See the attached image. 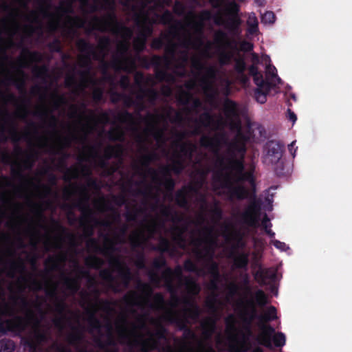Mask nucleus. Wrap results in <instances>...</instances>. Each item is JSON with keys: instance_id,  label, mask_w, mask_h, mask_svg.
<instances>
[{"instance_id": "nucleus-1", "label": "nucleus", "mask_w": 352, "mask_h": 352, "mask_svg": "<svg viewBox=\"0 0 352 352\" xmlns=\"http://www.w3.org/2000/svg\"><path fill=\"white\" fill-rule=\"evenodd\" d=\"M200 22H194L193 28L201 32L203 21H210L213 19L214 23L223 26L232 36H239L241 34V26L242 19L240 16V6L235 1H230L224 4L223 8L212 15L210 10H204L199 13Z\"/></svg>"}, {"instance_id": "nucleus-2", "label": "nucleus", "mask_w": 352, "mask_h": 352, "mask_svg": "<svg viewBox=\"0 0 352 352\" xmlns=\"http://www.w3.org/2000/svg\"><path fill=\"white\" fill-rule=\"evenodd\" d=\"M246 152V146L233 139L228 144V156L225 158L219 155L216 164L223 170L234 172L236 182H248L250 186H254L253 172L245 170L244 159Z\"/></svg>"}, {"instance_id": "nucleus-3", "label": "nucleus", "mask_w": 352, "mask_h": 352, "mask_svg": "<svg viewBox=\"0 0 352 352\" xmlns=\"http://www.w3.org/2000/svg\"><path fill=\"white\" fill-rule=\"evenodd\" d=\"M214 231V227L204 226L201 231H200L204 238H194L191 241V244L196 248L193 252L197 260L198 261H204L206 262V267H207L208 273L213 278L211 281V286L213 289H217V281L220 278V273L218 263L213 261L214 251L211 248L216 243Z\"/></svg>"}, {"instance_id": "nucleus-4", "label": "nucleus", "mask_w": 352, "mask_h": 352, "mask_svg": "<svg viewBox=\"0 0 352 352\" xmlns=\"http://www.w3.org/2000/svg\"><path fill=\"white\" fill-rule=\"evenodd\" d=\"M247 304L250 307V311H245V315L248 316V318H245L243 319V329L245 333L242 334V341L240 344L239 346H230L229 352H248L251 349L252 346L249 342V338L253 335L251 328L253 320L258 318L260 322L259 323L266 324L267 322H271L277 318V310L274 306H270L264 314L257 316L256 309L253 300H248Z\"/></svg>"}, {"instance_id": "nucleus-5", "label": "nucleus", "mask_w": 352, "mask_h": 352, "mask_svg": "<svg viewBox=\"0 0 352 352\" xmlns=\"http://www.w3.org/2000/svg\"><path fill=\"white\" fill-rule=\"evenodd\" d=\"M104 6L102 9H108L109 12L102 17L94 16L93 21L94 23V29L101 32L110 31L113 34H118L121 32L128 38L132 36V31L130 28L126 27L118 20L115 12V3L113 0H103Z\"/></svg>"}, {"instance_id": "nucleus-6", "label": "nucleus", "mask_w": 352, "mask_h": 352, "mask_svg": "<svg viewBox=\"0 0 352 352\" xmlns=\"http://www.w3.org/2000/svg\"><path fill=\"white\" fill-rule=\"evenodd\" d=\"M242 182H236L235 181L234 172L229 171L225 175L222 187L227 189L226 195L228 200L233 201L236 199L242 201L251 197L252 192L244 185L241 184Z\"/></svg>"}, {"instance_id": "nucleus-7", "label": "nucleus", "mask_w": 352, "mask_h": 352, "mask_svg": "<svg viewBox=\"0 0 352 352\" xmlns=\"http://www.w3.org/2000/svg\"><path fill=\"white\" fill-rule=\"evenodd\" d=\"M252 196L250 199V203L241 214L242 222L250 227H257L261 214L262 201L258 199L256 195V183L254 186H251Z\"/></svg>"}, {"instance_id": "nucleus-8", "label": "nucleus", "mask_w": 352, "mask_h": 352, "mask_svg": "<svg viewBox=\"0 0 352 352\" xmlns=\"http://www.w3.org/2000/svg\"><path fill=\"white\" fill-rule=\"evenodd\" d=\"M128 226L124 224L120 228V233L114 235V240L111 239L107 234L103 236L106 243L109 245H105L104 247H100L98 244V241L95 238H89L87 243L86 246L89 249H91L96 252L102 254L104 256H109L111 254H113L115 251L114 244L124 243V236H125Z\"/></svg>"}, {"instance_id": "nucleus-9", "label": "nucleus", "mask_w": 352, "mask_h": 352, "mask_svg": "<svg viewBox=\"0 0 352 352\" xmlns=\"http://www.w3.org/2000/svg\"><path fill=\"white\" fill-rule=\"evenodd\" d=\"M81 197L75 204L76 207L82 212L83 217L89 221L93 222L96 226H101L106 228L112 227V222L109 220H99L94 217V213L89 205V195L85 186L79 188Z\"/></svg>"}, {"instance_id": "nucleus-10", "label": "nucleus", "mask_w": 352, "mask_h": 352, "mask_svg": "<svg viewBox=\"0 0 352 352\" xmlns=\"http://www.w3.org/2000/svg\"><path fill=\"white\" fill-rule=\"evenodd\" d=\"M76 47L81 53L84 54L80 58V65L87 69V71L80 72V75L85 76L88 75L91 69V58L97 60L98 58V54L94 45L84 38H80L77 41Z\"/></svg>"}, {"instance_id": "nucleus-11", "label": "nucleus", "mask_w": 352, "mask_h": 352, "mask_svg": "<svg viewBox=\"0 0 352 352\" xmlns=\"http://www.w3.org/2000/svg\"><path fill=\"white\" fill-rule=\"evenodd\" d=\"M204 70H205V74L199 80L200 86L205 95L208 98H212L217 93L214 82L217 79L219 70L214 65L206 66Z\"/></svg>"}, {"instance_id": "nucleus-12", "label": "nucleus", "mask_w": 352, "mask_h": 352, "mask_svg": "<svg viewBox=\"0 0 352 352\" xmlns=\"http://www.w3.org/2000/svg\"><path fill=\"white\" fill-rule=\"evenodd\" d=\"M108 256L109 265L116 270L122 285L127 288L133 277L131 269L118 256L111 254Z\"/></svg>"}, {"instance_id": "nucleus-13", "label": "nucleus", "mask_w": 352, "mask_h": 352, "mask_svg": "<svg viewBox=\"0 0 352 352\" xmlns=\"http://www.w3.org/2000/svg\"><path fill=\"white\" fill-rule=\"evenodd\" d=\"M223 112L226 118L230 122V127L232 130H236V133L241 131V122L239 119L238 105L234 101L227 99L223 104Z\"/></svg>"}, {"instance_id": "nucleus-14", "label": "nucleus", "mask_w": 352, "mask_h": 352, "mask_svg": "<svg viewBox=\"0 0 352 352\" xmlns=\"http://www.w3.org/2000/svg\"><path fill=\"white\" fill-rule=\"evenodd\" d=\"M186 168V160L182 157L181 153L175 151L171 159V164L163 166L160 168V172L162 176H170L171 173L176 175H179Z\"/></svg>"}, {"instance_id": "nucleus-15", "label": "nucleus", "mask_w": 352, "mask_h": 352, "mask_svg": "<svg viewBox=\"0 0 352 352\" xmlns=\"http://www.w3.org/2000/svg\"><path fill=\"white\" fill-rule=\"evenodd\" d=\"M284 148L285 145L279 141H268L265 146V150L267 152L265 161L272 164H278L282 158Z\"/></svg>"}, {"instance_id": "nucleus-16", "label": "nucleus", "mask_w": 352, "mask_h": 352, "mask_svg": "<svg viewBox=\"0 0 352 352\" xmlns=\"http://www.w3.org/2000/svg\"><path fill=\"white\" fill-rule=\"evenodd\" d=\"M159 159L157 153L155 151L148 152L143 155L140 160V166H135L137 170H142L144 168L148 175H149L153 182L159 180L158 172L153 168L150 167L151 162Z\"/></svg>"}, {"instance_id": "nucleus-17", "label": "nucleus", "mask_w": 352, "mask_h": 352, "mask_svg": "<svg viewBox=\"0 0 352 352\" xmlns=\"http://www.w3.org/2000/svg\"><path fill=\"white\" fill-rule=\"evenodd\" d=\"M36 157L37 153L35 151H32L29 153H25V157L22 161V163L17 164V168H14V166L12 167V175L14 177L18 178L21 180L25 179V177L23 173V168L27 170L31 169L34 166Z\"/></svg>"}, {"instance_id": "nucleus-18", "label": "nucleus", "mask_w": 352, "mask_h": 352, "mask_svg": "<svg viewBox=\"0 0 352 352\" xmlns=\"http://www.w3.org/2000/svg\"><path fill=\"white\" fill-rule=\"evenodd\" d=\"M162 278L164 280L165 286L171 295L172 306L176 307L182 300L177 294V288L173 283V270L170 267H167L162 273Z\"/></svg>"}, {"instance_id": "nucleus-19", "label": "nucleus", "mask_w": 352, "mask_h": 352, "mask_svg": "<svg viewBox=\"0 0 352 352\" xmlns=\"http://www.w3.org/2000/svg\"><path fill=\"white\" fill-rule=\"evenodd\" d=\"M227 138L225 133H217L213 137H210L207 135H204L201 137L199 143L200 145L206 148H210V150L218 152L221 144L222 143H226Z\"/></svg>"}, {"instance_id": "nucleus-20", "label": "nucleus", "mask_w": 352, "mask_h": 352, "mask_svg": "<svg viewBox=\"0 0 352 352\" xmlns=\"http://www.w3.org/2000/svg\"><path fill=\"white\" fill-rule=\"evenodd\" d=\"M261 333L256 337L255 340L260 345L268 349H272V340L275 333V329L269 324H258Z\"/></svg>"}, {"instance_id": "nucleus-21", "label": "nucleus", "mask_w": 352, "mask_h": 352, "mask_svg": "<svg viewBox=\"0 0 352 352\" xmlns=\"http://www.w3.org/2000/svg\"><path fill=\"white\" fill-rule=\"evenodd\" d=\"M129 45L126 41L120 42L118 45V53L119 54L120 57H114L113 61L111 63V65L115 69H120L121 65L125 63H128L130 67L133 69L135 68V61L129 58H126L125 55L129 51Z\"/></svg>"}, {"instance_id": "nucleus-22", "label": "nucleus", "mask_w": 352, "mask_h": 352, "mask_svg": "<svg viewBox=\"0 0 352 352\" xmlns=\"http://www.w3.org/2000/svg\"><path fill=\"white\" fill-rule=\"evenodd\" d=\"M138 60L140 65L146 69H148L151 66H162V64H164L166 68H169L170 65V61L166 56L155 54L153 55L151 58L146 56H139Z\"/></svg>"}, {"instance_id": "nucleus-23", "label": "nucleus", "mask_w": 352, "mask_h": 352, "mask_svg": "<svg viewBox=\"0 0 352 352\" xmlns=\"http://www.w3.org/2000/svg\"><path fill=\"white\" fill-rule=\"evenodd\" d=\"M276 276L277 272L272 267H259L254 274V279L261 285H267L274 282L276 279Z\"/></svg>"}, {"instance_id": "nucleus-24", "label": "nucleus", "mask_w": 352, "mask_h": 352, "mask_svg": "<svg viewBox=\"0 0 352 352\" xmlns=\"http://www.w3.org/2000/svg\"><path fill=\"white\" fill-rule=\"evenodd\" d=\"M197 189L192 185L183 186L175 193V203L182 208L188 209L189 208V196L190 193L197 192Z\"/></svg>"}, {"instance_id": "nucleus-25", "label": "nucleus", "mask_w": 352, "mask_h": 352, "mask_svg": "<svg viewBox=\"0 0 352 352\" xmlns=\"http://www.w3.org/2000/svg\"><path fill=\"white\" fill-rule=\"evenodd\" d=\"M214 40L217 44L223 48L236 50V41L234 38H230L228 36V33L222 30H219L214 33Z\"/></svg>"}, {"instance_id": "nucleus-26", "label": "nucleus", "mask_w": 352, "mask_h": 352, "mask_svg": "<svg viewBox=\"0 0 352 352\" xmlns=\"http://www.w3.org/2000/svg\"><path fill=\"white\" fill-rule=\"evenodd\" d=\"M257 88L254 91L255 98L261 104H264L267 100V96L271 89L275 87V84L272 82H267V84L256 85Z\"/></svg>"}, {"instance_id": "nucleus-27", "label": "nucleus", "mask_w": 352, "mask_h": 352, "mask_svg": "<svg viewBox=\"0 0 352 352\" xmlns=\"http://www.w3.org/2000/svg\"><path fill=\"white\" fill-rule=\"evenodd\" d=\"M66 255L63 253L49 256L45 261L46 272H51L60 268V264L65 262Z\"/></svg>"}, {"instance_id": "nucleus-28", "label": "nucleus", "mask_w": 352, "mask_h": 352, "mask_svg": "<svg viewBox=\"0 0 352 352\" xmlns=\"http://www.w3.org/2000/svg\"><path fill=\"white\" fill-rule=\"evenodd\" d=\"M99 276L104 281L107 283L108 287L114 292H120V285L118 283L116 278L113 274V272L109 269H103L100 271Z\"/></svg>"}, {"instance_id": "nucleus-29", "label": "nucleus", "mask_w": 352, "mask_h": 352, "mask_svg": "<svg viewBox=\"0 0 352 352\" xmlns=\"http://www.w3.org/2000/svg\"><path fill=\"white\" fill-rule=\"evenodd\" d=\"M6 269H8L7 276L11 278L15 277L16 273L24 274L26 272L25 265L21 258L10 261L8 267H6Z\"/></svg>"}, {"instance_id": "nucleus-30", "label": "nucleus", "mask_w": 352, "mask_h": 352, "mask_svg": "<svg viewBox=\"0 0 352 352\" xmlns=\"http://www.w3.org/2000/svg\"><path fill=\"white\" fill-rule=\"evenodd\" d=\"M107 329V340L104 342L100 338H96L94 341L96 344L101 349H105L107 346H116V343L113 336V326L110 321L105 325Z\"/></svg>"}, {"instance_id": "nucleus-31", "label": "nucleus", "mask_w": 352, "mask_h": 352, "mask_svg": "<svg viewBox=\"0 0 352 352\" xmlns=\"http://www.w3.org/2000/svg\"><path fill=\"white\" fill-rule=\"evenodd\" d=\"M155 78L158 82H174L175 77L173 74L167 72V69L164 64L162 66H155Z\"/></svg>"}, {"instance_id": "nucleus-32", "label": "nucleus", "mask_w": 352, "mask_h": 352, "mask_svg": "<svg viewBox=\"0 0 352 352\" xmlns=\"http://www.w3.org/2000/svg\"><path fill=\"white\" fill-rule=\"evenodd\" d=\"M72 332L67 336V342L72 346H78L84 339L83 331L78 327H72Z\"/></svg>"}, {"instance_id": "nucleus-33", "label": "nucleus", "mask_w": 352, "mask_h": 352, "mask_svg": "<svg viewBox=\"0 0 352 352\" xmlns=\"http://www.w3.org/2000/svg\"><path fill=\"white\" fill-rule=\"evenodd\" d=\"M165 320L171 324H175L179 330L184 332L189 327L187 326V321L186 319L179 318L176 312L169 311L165 315Z\"/></svg>"}, {"instance_id": "nucleus-34", "label": "nucleus", "mask_w": 352, "mask_h": 352, "mask_svg": "<svg viewBox=\"0 0 352 352\" xmlns=\"http://www.w3.org/2000/svg\"><path fill=\"white\" fill-rule=\"evenodd\" d=\"M67 309V305L63 300H58L55 304V311L60 316L54 319L53 322L56 327H61L63 326L64 320L65 319V313Z\"/></svg>"}, {"instance_id": "nucleus-35", "label": "nucleus", "mask_w": 352, "mask_h": 352, "mask_svg": "<svg viewBox=\"0 0 352 352\" xmlns=\"http://www.w3.org/2000/svg\"><path fill=\"white\" fill-rule=\"evenodd\" d=\"M18 74L21 76L17 78H10L8 79L10 84L14 85L21 94H26L25 89V74L22 69L18 71Z\"/></svg>"}, {"instance_id": "nucleus-36", "label": "nucleus", "mask_w": 352, "mask_h": 352, "mask_svg": "<svg viewBox=\"0 0 352 352\" xmlns=\"http://www.w3.org/2000/svg\"><path fill=\"white\" fill-rule=\"evenodd\" d=\"M123 154V146L121 144L114 146H107L104 151V157L105 160H110L112 157L120 158Z\"/></svg>"}, {"instance_id": "nucleus-37", "label": "nucleus", "mask_w": 352, "mask_h": 352, "mask_svg": "<svg viewBox=\"0 0 352 352\" xmlns=\"http://www.w3.org/2000/svg\"><path fill=\"white\" fill-rule=\"evenodd\" d=\"M177 148H179V151H177L181 153L182 157L186 159H191L193 152L195 149V146L190 142L186 143H181Z\"/></svg>"}, {"instance_id": "nucleus-38", "label": "nucleus", "mask_w": 352, "mask_h": 352, "mask_svg": "<svg viewBox=\"0 0 352 352\" xmlns=\"http://www.w3.org/2000/svg\"><path fill=\"white\" fill-rule=\"evenodd\" d=\"M63 285L66 289L72 294H76L80 287L79 280L77 278H71L67 276H63Z\"/></svg>"}, {"instance_id": "nucleus-39", "label": "nucleus", "mask_w": 352, "mask_h": 352, "mask_svg": "<svg viewBox=\"0 0 352 352\" xmlns=\"http://www.w3.org/2000/svg\"><path fill=\"white\" fill-rule=\"evenodd\" d=\"M96 308L95 305L93 307L92 311H87V321L90 327V331H91L92 330L100 331L102 327L100 320L96 316Z\"/></svg>"}, {"instance_id": "nucleus-40", "label": "nucleus", "mask_w": 352, "mask_h": 352, "mask_svg": "<svg viewBox=\"0 0 352 352\" xmlns=\"http://www.w3.org/2000/svg\"><path fill=\"white\" fill-rule=\"evenodd\" d=\"M265 80L272 82L275 86L282 84V80L278 76L276 68L274 65L270 64L266 66V79Z\"/></svg>"}, {"instance_id": "nucleus-41", "label": "nucleus", "mask_w": 352, "mask_h": 352, "mask_svg": "<svg viewBox=\"0 0 352 352\" xmlns=\"http://www.w3.org/2000/svg\"><path fill=\"white\" fill-rule=\"evenodd\" d=\"M248 73L249 75L253 77V80L255 85L258 84H267L268 80H265L263 78V74L259 72L258 66L254 65H251L248 67Z\"/></svg>"}, {"instance_id": "nucleus-42", "label": "nucleus", "mask_w": 352, "mask_h": 352, "mask_svg": "<svg viewBox=\"0 0 352 352\" xmlns=\"http://www.w3.org/2000/svg\"><path fill=\"white\" fill-rule=\"evenodd\" d=\"M234 69L239 76H243L246 78L245 72L247 69V65L243 56H239L234 58Z\"/></svg>"}, {"instance_id": "nucleus-43", "label": "nucleus", "mask_w": 352, "mask_h": 352, "mask_svg": "<svg viewBox=\"0 0 352 352\" xmlns=\"http://www.w3.org/2000/svg\"><path fill=\"white\" fill-rule=\"evenodd\" d=\"M234 265L237 269L245 270L248 268L249 263L248 254L240 253L234 258Z\"/></svg>"}, {"instance_id": "nucleus-44", "label": "nucleus", "mask_w": 352, "mask_h": 352, "mask_svg": "<svg viewBox=\"0 0 352 352\" xmlns=\"http://www.w3.org/2000/svg\"><path fill=\"white\" fill-rule=\"evenodd\" d=\"M129 241L133 250L136 248H143L145 242L144 236L142 232H135L130 236Z\"/></svg>"}, {"instance_id": "nucleus-45", "label": "nucleus", "mask_w": 352, "mask_h": 352, "mask_svg": "<svg viewBox=\"0 0 352 352\" xmlns=\"http://www.w3.org/2000/svg\"><path fill=\"white\" fill-rule=\"evenodd\" d=\"M146 134L152 135L155 140L157 142H164L165 136L164 130L157 128L155 124H152L150 127L144 130Z\"/></svg>"}, {"instance_id": "nucleus-46", "label": "nucleus", "mask_w": 352, "mask_h": 352, "mask_svg": "<svg viewBox=\"0 0 352 352\" xmlns=\"http://www.w3.org/2000/svg\"><path fill=\"white\" fill-rule=\"evenodd\" d=\"M124 132L120 126L112 129L107 133L108 139L112 142H123L124 140Z\"/></svg>"}, {"instance_id": "nucleus-47", "label": "nucleus", "mask_w": 352, "mask_h": 352, "mask_svg": "<svg viewBox=\"0 0 352 352\" xmlns=\"http://www.w3.org/2000/svg\"><path fill=\"white\" fill-rule=\"evenodd\" d=\"M126 209L124 217L129 222L135 221L138 215L143 212V210L137 205H134L131 210H129L128 206H126Z\"/></svg>"}, {"instance_id": "nucleus-48", "label": "nucleus", "mask_w": 352, "mask_h": 352, "mask_svg": "<svg viewBox=\"0 0 352 352\" xmlns=\"http://www.w3.org/2000/svg\"><path fill=\"white\" fill-rule=\"evenodd\" d=\"M116 120L121 123L134 124L133 114L127 110H123L118 113Z\"/></svg>"}, {"instance_id": "nucleus-49", "label": "nucleus", "mask_w": 352, "mask_h": 352, "mask_svg": "<svg viewBox=\"0 0 352 352\" xmlns=\"http://www.w3.org/2000/svg\"><path fill=\"white\" fill-rule=\"evenodd\" d=\"M171 248L170 241L165 237H160L157 245L154 246L153 250L160 252L161 253L169 252Z\"/></svg>"}, {"instance_id": "nucleus-50", "label": "nucleus", "mask_w": 352, "mask_h": 352, "mask_svg": "<svg viewBox=\"0 0 352 352\" xmlns=\"http://www.w3.org/2000/svg\"><path fill=\"white\" fill-rule=\"evenodd\" d=\"M185 285L188 292L192 295H197L200 292L199 285L190 277L185 278Z\"/></svg>"}, {"instance_id": "nucleus-51", "label": "nucleus", "mask_w": 352, "mask_h": 352, "mask_svg": "<svg viewBox=\"0 0 352 352\" xmlns=\"http://www.w3.org/2000/svg\"><path fill=\"white\" fill-rule=\"evenodd\" d=\"M184 269L186 272L195 273L197 274H201L204 272L203 269L199 267L190 258H187L184 261Z\"/></svg>"}, {"instance_id": "nucleus-52", "label": "nucleus", "mask_w": 352, "mask_h": 352, "mask_svg": "<svg viewBox=\"0 0 352 352\" xmlns=\"http://www.w3.org/2000/svg\"><path fill=\"white\" fill-rule=\"evenodd\" d=\"M163 181L159 177V180L157 182H154L155 183L163 185L164 187L168 192H172L174 190L175 182V180L171 177V175L170 176H163Z\"/></svg>"}, {"instance_id": "nucleus-53", "label": "nucleus", "mask_w": 352, "mask_h": 352, "mask_svg": "<svg viewBox=\"0 0 352 352\" xmlns=\"http://www.w3.org/2000/svg\"><path fill=\"white\" fill-rule=\"evenodd\" d=\"M247 25L249 34H255L258 31V22L254 13L249 16Z\"/></svg>"}, {"instance_id": "nucleus-54", "label": "nucleus", "mask_w": 352, "mask_h": 352, "mask_svg": "<svg viewBox=\"0 0 352 352\" xmlns=\"http://www.w3.org/2000/svg\"><path fill=\"white\" fill-rule=\"evenodd\" d=\"M148 19V16L145 15L144 17V24L142 25V30L138 35V37L140 38H145L146 41H147V38L153 33V28L151 25L146 24Z\"/></svg>"}, {"instance_id": "nucleus-55", "label": "nucleus", "mask_w": 352, "mask_h": 352, "mask_svg": "<svg viewBox=\"0 0 352 352\" xmlns=\"http://www.w3.org/2000/svg\"><path fill=\"white\" fill-rule=\"evenodd\" d=\"M82 173L88 177L87 178V186L94 189L99 190L100 186L98 184V182L96 179L91 178L90 177L91 173L89 168L85 165H82L81 166Z\"/></svg>"}, {"instance_id": "nucleus-56", "label": "nucleus", "mask_w": 352, "mask_h": 352, "mask_svg": "<svg viewBox=\"0 0 352 352\" xmlns=\"http://www.w3.org/2000/svg\"><path fill=\"white\" fill-rule=\"evenodd\" d=\"M184 311L188 318L195 320L199 318L201 313L198 305L193 307H186L184 309Z\"/></svg>"}, {"instance_id": "nucleus-57", "label": "nucleus", "mask_w": 352, "mask_h": 352, "mask_svg": "<svg viewBox=\"0 0 352 352\" xmlns=\"http://www.w3.org/2000/svg\"><path fill=\"white\" fill-rule=\"evenodd\" d=\"M188 229V224L186 223L185 225H183L182 226L175 225L173 227V230L174 232L176 233L174 240L177 241H180L182 243L184 242V233Z\"/></svg>"}, {"instance_id": "nucleus-58", "label": "nucleus", "mask_w": 352, "mask_h": 352, "mask_svg": "<svg viewBox=\"0 0 352 352\" xmlns=\"http://www.w3.org/2000/svg\"><path fill=\"white\" fill-rule=\"evenodd\" d=\"M164 51H165V55L166 56L170 61L171 62V58H173L176 54V50L177 45L173 41L169 40L166 45L164 44Z\"/></svg>"}, {"instance_id": "nucleus-59", "label": "nucleus", "mask_w": 352, "mask_h": 352, "mask_svg": "<svg viewBox=\"0 0 352 352\" xmlns=\"http://www.w3.org/2000/svg\"><path fill=\"white\" fill-rule=\"evenodd\" d=\"M168 38V35L162 34L160 37L154 38L151 43V47L155 50H160L164 46V39Z\"/></svg>"}, {"instance_id": "nucleus-60", "label": "nucleus", "mask_w": 352, "mask_h": 352, "mask_svg": "<svg viewBox=\"0 0 352 352\" xmlns=\"http://www.w3.org/2000/svg\"><path fill=\"white\" fill-rule=\"evenodd\" d=\"M15 349L14 341L10 339L0 340V352H12Z\"/></svg>"}, {"instance_id": "nucleus-61", "label": "nucleus", "mask_w": 352, "mask_h": 352, "mask_svg": "<svg viewBox=\"0 0 352 352\" xmlns=\"http://www.w3.org/2000/svg\"><path fill=\"white\" fill-rule=\"evenodd\" d=\"M85 262L88 266L96 270L100 269L104 264V261L102 258L94 255L88 257Z\"/></svg>"}, {"instance_id": "nucleus-62", "label": "nucleus", "mask_w": 352, "mask_h": 352, "mask_svg": "<svg viewBox=\"0 0 352 352\" xmlns=\"http://www.w3.org/2000/svg\"><path fill=\"white\" fill-rule=\"evenodd\" d=\"M57 11L63 14H71L74 12L72 2L70 1H61L60 6L56 8Z\"/></svg>"}, {"instance_id": "nucleus-63", "label": "nucleus", "mask_w": 352, "mask_h": 352, "mask_svg": "<svg viewBox=\"0 0 352 352\" xmlns=\"http://www.w3.org/2000/svg\"><path fill=\"white\" fill-rule=\"evenodd\" d=\"M233 58L234 54L232 52L223 51L219 54V62L221 66L228 65Z\"/></svg>"}, {"instance_id": "nucleus-64", "label": "nucleus", "mask_w": 352, "mask_h": 352, "mask_svg": "<svg viewBox=\"0 0 352 352\" xmlns=\"http://www.w3.org/2000/svg\"><path fill=\"white\" fill-rule=\"evenodd\" d=\"M192 99V94L184 90L180 91L177 96V101L182 105H188Z\"/></svg>"}]
</instances>
